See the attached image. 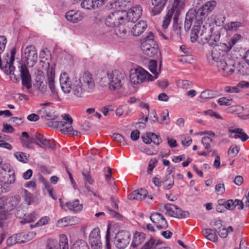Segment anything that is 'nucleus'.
<instances>
[{"instance_id": "obj_6", "label": "nucleus", "mask_w": 249, "mask_h": 249, "mask_svg": "<svg viewBox=\"0 0 249 249\" xmlns=\"http://www.w3.org/2000/svg\"><path fill=\"white\" fill-rule=\"evenodd\" d=\"M18 203V199L15 196L9 198L5 196L2 197L0 200V219H6L7 218L6 213L13 210Z\"/></svg>"}, {"instance_id": "obj_56", "label": "nucleus", "mask_w": 249, "mask_h": 249, "mask_svg": "<svg viewBox=\"0 0 249 249\" xmlns=\"http://www.w3.org/2000/svg\"><path fill=\"white\" fill-rule=\"evenodd\" d=\"M173 31L176 33L178 37H180L181 33V27L179 25L178 20L173 22Z\"/></svg>"}, {"instance_id": "obj_63", "label": "nucleus", "mask_w": 249, "mask_h": 249, "mask_svg": "<svg viewBox=\"0 0 249 249\" xmlns=\"http://www.w3.org/2000/svg\"><path fill=\"white\" fill-rule=\"evenodd\" d=\"M18 237L17 234L11 236L7 240V243L8 245H12L16 243H18Z\"/></svg>"}, {"instance_id": "obj_17", "label": "nucleus", "mask_w": 249, "mask_h": 249, "mask_svg": "<svg viewBox=\"0 0 249 249\" xmlns=\"http://www.w3.org/2000/svg\"><path fill=\"white\" fill-rule=\"evenodd\" d=\"M150 218L159 229H165L168 227V224L165 217L160 213H152L150 215Z\"/></svg>"}, {"instance_id": "obj_33", "label": "nucleus", "mask_w": 249, "mask_h": 249, "mask_svg": "<svg viewBox=\"0 0 249 249\" xmlns=\"http://www.w3.org/2000/svg\"><path fill=\"white\" fill-rule=\"evenodd\" d=\"M76 217L66 216L59 219L57 223L56 226L58 227L62 228L69 225L75 224V220Z\"/></svg>"}, {"instance_id": "obj_28", "label": "nucleus", "mask_w": 249, "mask_h": 249, "mask_svg": "<svg viewBox=\"0 0 249 249\" xmlns=\"http://www.w3.org/2000/svg\"><path fill=\"white\" fill-rule=\"evenodd\" d=\"M137 70L138 72V75L140 76V79H141L142 83L144 82L153 81L157 78V76H153L149 72L141 67L137 68Z\"/></svg>"}, {"instance_id": "obj_57", "label": "nucleus", "mask_w": 249, "mask_h": 249, "mask_svg": "<svg viewBox=\"0 0 249 249\" xmlns=\"http://www.w3.org/2000/svg\"><path fill=\"white\" fill-rule=\"evenodd\" d=\"M52 126H53L55 128H59L60 129L68 126L67 123L65 121H54L52 123Z\"/></svg>"}, {"instance_id": "obj_64", "label": "nucleus", "mask_w": 249, "mask_h": 249, "mask_svg": "<svg viewBox=\"0 0 249 249\" xmlns=\"http://www.w3.org/2000/svg\"><path fill=\"white\" fill-rule=\"evenodd\" d=\"M24 199L28 205L31 204L32 200V195L26 190H24Z\"/></svg>"}, {"instance_id": "obj_53", "label": "nucleus", "mask_w": 249, "mask_h": 249, "mask_svg": "<svg viewBox=\"0 0 249 249\" xmlns=\"http://www.w3.org/2000/svg\"><path fill=\"white\" fill-rule=\"evenodd\" d=\"M156 245L155 243V240L151 238L144 245L141 249H154Z\"/></svg>"}, {"instance_id": "obj_32", "label": "nucleus", "mask_w": 249, "mask_h": 249, "mask_svg": "<svg viewBox=\"0 0 249 249\" xmlns=\"http://www.w3.org/2000/svg\"><path fill=\"white\" fill-rule=\"evenodd\" d=\"M145 235L144 233L136 231L133 235L131 246L135 248L140 245L144 240Z\"/></svg>"}, {"instance_id": "obj_9", "label": "nucleus", "mask_w": 249, "mask_h": 249, "mask_svg": "<svg viewBox=\"0 0 249 249\" xmlns=\"http://www.w3.org/2000/svg\"><path fill=\"white\" fill-rule=\"evenodd\" d=\"M164 210L165 213L171 217L183 218L189 215L187 211H183L177 206L171 203L164 205Z\"/></svg>"}, {"instance_id": "obj_60", "label": "nucleus", "mask_w": 249, "mask_h": 249, "mask_svg": "<svg viewBox=\"0 0 249 249\" xmlns=\"http://www.w3.org/2000/svg\"><path fill=\"white\" fill-rule=\"evenodd\" d=\"M238 152L239 150L237 146H231L228 151V154L231 157H234L237 155Z\"/></svg>"}, {"instance_id": "obj_50", "label": "nucleus", "mask_w": 249, "mask_h": 249, "mask_svg": "<svg viewBox=\"0 0 249 249\" xmlns=\"http://www.w3.org/2000/svg\"><path fill=\"white\" fill-rule=\"evenodd\" d=\"M82 175L84 180L89 184H92L94 181L92 178L90 173L88 170H84L82 172Z\"/></svg>"}, {"instance_id": "obj_14", "label": "nucleus", "mask_w": 249, "mask_h": 249, "mask_svg": "<svg viewBox=\"0 0 249 249\" xmlns=\"http://www.w3.org/2000/svg\"><path fill=\"white\" fill-rule=\"evenodd\" d=\"M217 67L220 72L224 76L231 75L235 70V63L232 60L228 59L217 65Z\"/></svg>"}, {"instance_id": "obj_3", "label": "nucleus", "mask_w": 249, "mask_h": 249, "mask_svg": "<svg viewBox=\"0 0 249 249\" xmlns=\"http://www.w3.org/2000/svg\"><path fill=\"white\" fill-rule=\"evenodd\" d=\"M125 80L124 74L118 71H114L107 73V76L101 79L102 84L108 85V89L111 91H118L123 87Z\"/></svg>"}, {"instance_id": "obj_49", "label": "nucleus", "mask_w": 249, "mask_h": 249, "mask_svg": "<svg viewBox=\"0 0 249 249\" xmlns=\"http://www.w3.org/2000/svg\"><path fill=\"white\" fill-rule=\"evenodd\" d=\"M216 47L218 48V50H221L224 52H229L231 49V45L229 44L228 42L227 43H220Z\"/></svg>"}, {"instance_id": "obj_22", "label": "nucleus", "mask_w": 249, "mask_h": 249, "mask_svg": "<svg viewBox=\"0 0 249 249\" xmlns=\"http://www.w3.org/2000/svg\"><path fill=\"white\" fill-rule=\"evenodd\" d=\"M131 23H128L127 22L124 24H120L115 27L114 33L119 37L121 38H125L126 36L128 27L131 25Z\"/></svg>"}, {"instance_id": "obj_4", "label": "nucleus", "mask_w": 249, "mask_h": 249, "mask_svg": "<svg viewBox=\"0 0 249 249\" xmlns=\"http://www.w3.org/2000/svg\"><path fill=\"white\" fill-rule=\"evenodd\" d=\"M141 49L143 53L149 57H153L159 52L158 44L152 32L147 33L142 40Z\"/></svg>"}, {"instance_id": "obj_46", "label": "nucleus", "mask_w": 249, "mask_h": 249, "mask_svg": "<svg viewBox=\"0 0 249 249\" xmlns=\"http://www.w3.org/2000/svg\"><path fill=\"white\" fill-rule=\"evenodd\" d=\"M166 178V180H165L163 182L164 187L165 189L169 190L173 186L174 181L173 177L171 176L170 175L167 176Z\"/></svg>"}, {"instance_id": "obj_23", "label": "nucleus", "mask_w": 249, "mask_h": 249, "mask_svg": "<svg viewBox=\"0 0 249 249\" xmlns=\"http://www.w3.org/2000/svg\"><path fill=\"white\" fill-rule=\"evenodd\" d=\"M0 68L6 75H11L14 72L15 67L13 65V62H11L8 59H4L1 62L0 57Z\"/></svg>"}, {"instance_id": "obj_38", "label": "nucleus", "mask_w": 249, "mask_h": 249, "mask_svg": "<svg viewBox=\"0 0 249 249\" xmlns=\"http://www.w3.org/2000/svg\"><path fill=\"white\" fill-rule=\"evenodd\" d=\"M35 88L42 93H44L47 90V86L42 81L36 80L34 84Z\"/></svg>"}, {"instance_id": "obj_10", "label": "nucleus", "mask_w": 249, "mask_h": 249, "mask_svg": "<svg viewBox=\"0 0 249 249\" xmlns=\"http://www.w3.org/2000/svg\"><path fill=\"white\" fill-rule=\"evenodd\" d=\"M183 9L179 8L178 7L175 6L174 3H173V6L168 11L167 13L163 18L162 27L163 29H166L170 24L172 18H173V22L177 21L178 20V17Z\"/></svg>"}, {"instance_id": "obj_40", "label": "nucleus", "mask_w": 249, "mask_h": 249, "mask_svg": "<svg viewBox=\"0 0 249 249\" xmlns=\"http://www.w3.org/2000/svg\"><path fill=\"white\" fill-rule=\"evenodd\" d=\"M213 142V140L209 137H203L202 138L201 143L204 145L205 149L208 153H210L211 151V143Z\"/></svg>"}, {"instance_id": "obj_34", "label": "nucleus", "mask_w": 249, "mask_h": 249, "mask_svg": "<svg viewBox=\"0 0 249 249\" xmlns=\"http://www.w3.org/2000/svg\"><path fill=\"white\" fill-rule=\"evenodd\" d=\"M67 208L71 211L78 212L83 209V205L78 199H75L66 203Z\"/></svg>"}, {"instance_id": "obj_5", "label": "nucleus", "mask_w": 249, "mask_h": 249, "mask_svg": "<svg viewBox=\"0 0 249 249\" xmlns=\"http://www.w3.org/2000/svg\"><path fill=\"white\" fill-rule=\"evenodd\" d=\"M216 5L215 0L208 1L202 5L196 13L197 14V22L202 20L204 23L208 22L211 27H213V21L209 18L208 15L214 9Z\"/></svg>"}, {"instance_id": "obj_36", "label": "nucleus", "mask_w": 249, "mask_h": 249, "mask_svg": "<svg viewBox=\"0 0 249 249\" xmlns=\"http://www.w3.org/2000/svg\"><path fill=\"white\" fill-rule=\"evenodd\" d=\"M96 5V4L94 0H83L81 3V7L87 10H91L98 8Z\"/></svg>"}, {"instance_id": "obj_31", "label": "nucleus", "mask_w": 249, "mask_h": 249, "mask_svg": "<svg viewBox=\"0 0 249 249\" xmlns=\"http://www.w3.org/2000/svg\"><path fill=\"white\" fill-rule=\"evenodd\" d=\"M36 139L46 147L52 149L55 148V144L53 141L47 139L43 135L40 134L36 133Z\"/></svg>"}, {"instance_id": "obj_21", "label": "nucleus", "mask_w": 249, "mask_h": 249, "mask_svg": "<svg viewBox=\"0 0 249 249\" xmlns=\"http://www.w3.org/2000/svg\"><path fill=\"white\" fill-rule=\"evenodd\" d=\"M41 117L47 120H55L57 115L54 113V110L52 107H44L39 110Z\"/></svg>"}, {"instance_id": "obj_29", "label": "nucleus", "mask_w": 249, "mask_h": 249, "mask_svg": "<svg viewBox=\"0 0 249 249\" xmlns=\"http://www.w3.org/2000/svg\"><path fill=\"white\" fill-rule=\"evenodd\" d=\"M147 192L146 190L141 189L134 191L128 196L130 200H142L147 196Z\"/></svg>"}, {"instance_id": "obj_19", "label": "nucleus", "mask_w": 249, "mask_h": 249, "mask_svg": "<svg viewBox=\"0 0 249 249\" xmlns=\"http://www.w3.org/2000/svg\"><path fill=\"white\" fill-rule=\"evenodd\" d=\"M66 19L70 22L76 23L81 21L84 17V14L79 11L71 10L65 14Z\"/></svg>"}, {"instance_id": "obj_1", "label": "nucleus", "mask_w": 249, "mask_h": 249, "mask_svg": "<svg viewBox=\"0 0 249 249\" xmlns=\"http://www.w3.org/2000/svg\"><path fill=\"white\" fill-rule=\"evenodd\" d=\"M197 14L195 11H189L186 14L184 22V29L186 31L190 30L194 23L190 35L192 42L198 41L202 44L208 43L209 45H213L217 41L216 36L213 35V27L209 23H204L200 20L197 22Z\"/></svg>"}, {"instance_id": "obj_55", "label": "nucleus", "mask_w": 249, "mask_h": 249, "mask_svg": "<svg viewBox=\"0 0 249 249\" xmlns=\"http://www.w3.org/2000/svg\"><path fill=\"white\" fill-rule=\"evenodd\" d=\"M112 137L114 141L119 142L120 144L123 145L125 144L124 137L122 135L119 133H115L113 134Z\"/></svg>"}, {"instance_id": "obj_11", "label": "nucleus", "mask_w": 249, "mask_h": 249, "mask_svg": "<svg viewBox=\"0 0 249 249\" xmlns=\"http://www.w3.org/2000/svg\"><path fill=\"white\" fill-rule=\"evenodd\" d=\"M130 234L129 232L122 231L116 235L114 243L116 247L119 249L125 248L130 241Z\"/></svg>"}, {"instance_id": "obj_47", "label": "nucleus", "mask_w": 249, "mask_h": 249, "mask_svg": "<svg viewBox=\"0 0 249 249\" xmlns=\"http://www.w3.org/2000/svg\"><path fill=\"white\" fill-rule=\"evenodd\" d=\"M50 220L49 216H45L41 218L35 225V227H38L48 224Z\"/></svg>"}, {"instance_id": "obj_2", "label": "nucleus", "mask_w": 249, "mask_h": 249, "mask_svg": "<svg viewBox=\"0 0 249 249\" xmlns=\"http://www.w3.org/2000/svg\"><path fill=\"white\" fill-rule=\"evenodd\" d=\"M60 86L62 91L65 93H69L71 91L74 95L81 97L87 92H92L95 89V82L93 76L89 72L82 74L78 79L70 77L66 72L61 73L59 77Z\"/></svg>"}, {"instance_id": "obj_48", "label": "nucleus", "mask_w": 249, "mask_h": 249, "mask_svg": "<svg viewBox=\"0 0 249 249\" xmlns=\"http://www.w3.org/2000/svg\"><path fill=\"white\" fill-rule=\"evenodd\" d=\"M242 38V36L238 34L234 35L232 37H231L228 41V43L232 48L237 42L240 40Z\"/></svg>"}, {"instance_id": "obj_26", "label": "nucleus", "mask_w": 249, "mask_h": 249, "mask_svg": "<svg viewBox=\"0 0 249 249\" xmlns=\"http://www.w3.org/2000/svg\"><path fill=\"white\" fill-rule=\"evenodd\" d=\"M208 58L210 61L211 60L213 61L212 62V64H214L215 63L216 65H218L219 63L225 61L223 58V55L218 51L216 47L213 48L211 54L208 56Z\"/></svg>"}, {"instance_id": "obj_24", "label": "nucleus", "mask_w": 249, "mask_h": 249, "mask_svg": "<svg viewBox=\"0 0 249 249\" xmlns=\"http://www.w3.org/2000/svg\"><path fill=\"white\" fill-rule=\"evenodd\" d=\"M110 5L111 8L126 12L125 9L128 8L131 6V2L128 0H117L114 2L111 3Z\"/></svg>"}, {"instance_id": "obj_37", "label": "nucleus", "mask_w": 249, "mask_h": 249, "mask_svg": "<svg viewBox=\"0 0 249 249\" xmlns=\"http://www.w3.org/2000/svg\"><path fill=\"white\" fill-rule=\"evenodd\" d=\"M242 26V24L240 22H231L225 25V29L228 31H236Z\"/></svg>"}, {"instance_id": "obj_41", "label": "nucleus", "mask_w": 249, "mask_h": 249, "mask_svg": "<svg viewBox=\"0 0 249 249\" xmlns=\"http://www.w3.org/2000/svg\"><path fill=\"white\" fill-rule=\"evenodd\" d=\"M231 132L238 134V138L240 139L242 141L245 142L249 139V137L244 132L241 128H235L233 130H230Z\"/></svg>"}, {"instance_id": "obj_27", "label": "nucleus", "mask_w": 249, "mask_h": 249, "mask_svg": "<svg viewBox=\"0 0 249 249\" xmlns=\"http://www.w3.org/2000/svg\"><path fill=\"white\" fill-rule=\"evenodd\" d=\"M155 120H153L154 123L158 122L159 124H167L170 122V118L169 116V112L167 110L163 111L160 114V119H159L157 114L155 111H153L152 112Z\"/></svg>"}, {"instance_id": "obj_8", "label": "nucleus", "mask_w": 249, "mask_h": 249, "mask_svg": "<svg viewBox=\"0 0 249 249\" xmlns=\"http://www.w3.org/2000/svg\"><path fill=\"white\" fill-rule=\"evenodd\" d=\"M20 72L22 87L29 90L32 87V78L29 71L25 64L19 63L18 67Z\"/></svg>"}, {"instance_id": "obj_25", "label": "nucleus", "mask_w": 249, "mask_h": 249, "mask_svg": "<svg viewBox=\"0 0 249 249\" xmlns=\"http://www.w3.org/2000/svg\"><path fill=\"white\" fill-rule=\"evenodd\" d=\"M61 117L63 120L67 123L68 126L63 128H61L60 132L64 134L71 133L73 130V127L71 126L73 122L72 118L69 114L66 113L62 114Z\"/></svg>"}, {"instance_id": "obj_15", "label": "nucleus", "mask_w": 249, "mask_h": 249, "mask_svg": "<svg viewBox=\"0 0 249 249\" xmlns=\"http://www.w3.org/2000/svg\"><path fill=\"white\" fill-rule=\"evenodd\" d=\"M100 231L98 228L93 229L89 235V241L92 249H101Z\"/></svg>"}, {"instance_id": "obj_54", "label": "nucleus", "mask_w": 249, "mask_h": 249, "mask_svg": "<svg viewBox=\"0 0 249 249\" xmlns=\"http://www.w3.org/2000/svg\"><path fill=\"white\" fill-rule=\"evenodd\" d=\"M218 103L220 106H230L232 104V100L226 97H221L218 99Z\"/></svg>"}, {"instance_id": "obj_52", "label": "nucleus", "mask_w": 249, "mask_h": 249, "mask_svg": "<svg viewBox=\"0 0 249 249\" xmlns=\"http://www.w3.org/2000/svg\"><path fill=\"white\" fill-rule=\"evenodd\" d=\"M37 217V213L36 212H34L25 216V217L24 218L25 222L31 223L32 222H33L36 219Z\"/></svg>"}, {"instance_id": "obj_44", "label": "nucleus", "mask_w": 249, "mask_h": 249, "mask_svg": "<svg viewBox=\"0 0 249 249\" xmlns=\"http://www.w3.org/2000/svg\"><path fill=\"white\" fill-rule=\"evenodd\" d=\"M215 94L213 91L207 89L203 91L200 95V98L203 100H208L213 98Z\"/></svg>"}, {"instance_id": "obj_13", "label": "nucleus", "mask_w": 249, "mask_h": 249, "mask_svg": "<svg viewBox=\"0 0 249 249\" xmlns=\"http://www.w3.org/2000/svg\"><path fill=\"white\" fill-rule=\"evenodd\" d=\"M47 83L48 84L49 89L51 92V95L55 100H57L59 99V97L55 85V71L52 67L48 68L47 71Z\"/></svg>"}, {"instance_id": "obj_12", "label": "nucleus", "mask_w": 249, "mask_h": 249, "mask_svg": "<svg viewBox=\"0 0 249 249\" xmlns=\"http://www.w3.org/2000/svg\"><path fill=\"white\" fill-rule=\"evenodd\" d=\"M142 8L140 5L136 4L131 7L127 12H126L125 18L126 22H135L137 21L142 16Z\"/></svg>"}, {"instance_id": "obj_18", "label": "nucleus", "mask_w": 249, "mask_h": 249, "mask_svg": "<svg viewBox=\"0 0 249 249\" xmlns=\"http://www.w3.org/2000/svg\"><path fill=\"white\" fill-rule=\"evenodd\" d=\"M168 0H152V4L154 6L151 10L153 16H155L160 13L162 11ZM171 3L172 7L174 0H168Z\"/></svg>"}, {"instance_id": "obj_51", "label": "nucleus", "mask_w": 249, "mask_h": 249, "mask_svg": "<svg viewBox=\"0 0 249 249\" xmlns=\"http://www.w3.org/2000/svg\"><path fill=\"white\" fill-rule=\"evenodd\" d=\"M215 191L217 195H223L225 191L224 183L223 182L217 183L215 186Z\"/></svg>"}, {"instance_id": "obj_58", "label": "nucleus", "mask_w": 249, "mask_h": 249, "mask_svg": "<svg viewBox=\"0 0 249 249\" xmlns=\"http://www.w3.org/2000/svg\"><path fill=\"white\" fill-rule=\"evenodd\" d=\"M216 231L221 238H225L228 236L226 228L223 225L219 229H216Z\"/></svg>"}, {"instance_id": "obj_45", "label": "nucleus", "mask_w": 249, "mask_h": 249, "mask_svg": "<svg viewBox=\"0 0 249 249\" xmlns=\"http://www.w3.org/2000/svg\"><path fill=\"white\" fill-rule=\"evenodd\" d=\"M14 156L20 162L26 163L28 161V156L24 153L16 152L14 153Z\"/></svg>"}, {"instance_id": "obj_35", "label": "nucleus", "mask_w": 249, "mask_h": 249, "mask_svg": "<svg viewBox=\"0 0 249 249\" xmlns=\"http://www.w3.org/2000/svg\"><path fill=\"white\" fill-rule=\"evenodd\" d=\"M203 234L208 239L213 242L217 241V236L215 231H213L211 229H206L203 231Z\"/></svg>"}, {"instance_id": "obj_61", "label": "nucleus", "mask_w": 249, "mask_h": 249, "mask_svg": "<svg viewBox=\"0 0 249 249\" xmlns=\"http://www.w3.org/2000/svg\"><path fill=\"white\" fill-rule=\"evenodd\" d=\"M190 85V82L188 80H181L178 82V86L182 89H188Z\"/></svg>"}, {"instance_id": "obj_16", "label": "nucleus", "mask_w": 249, "mask_h": 249, "mask_svg": "<svg viewBox=\"0 0 249 249\" xmlns=\"http://www.w3.org/2000/svg\"><path fill=\"white\" fill-rule=\"evenodd\" d=\"M24 55L27 64H30L32 66H33L37 60L36 50L33 45H30L26 47Z\"/></svg>"}, {"instance_id": "obj_43", "label": "nucleus", "mask_w": 249, "mask_h": 249, "mask_svg": "<svg viewBox=\"0 0 249 249\" xmlns=\"http://www.w3.org/2000/svg\"><path fill=\"white\" fill-rule=\"evenodd\" d=\"M71 249H89L88 245L83 240H77L73 245Z\"/></svg>"}, {"instance_id": "obj_20", "label": "nucleus", "mask_w": 249, "mask_h": 249, "mask_svg": "<svg viewBox=\"0 0 249 249\" xmlns=\"http://www.w3.org/2000/svg\"><path fill=\"white\" fill-rule=\"evenodd\" d=\"M147 27L146 21L141 20L135 24L131 30V33L134 36H139L146 30Z\"/></svg>"}, {"instance_id": "obj_62", "label": "nucleus", "mask_w": 249, "mask_h": 249, "mask_svg": "<svg viewBox=\"0 0 249 249\" xmlns=\"http://www.w3.org/2000/svg\"><path fill=\"white\" fill-rule=\"evenodd\" d=\"M225 208L228 210H233L235 208L234 200L229 199L224 203Z\"/></svg>"}, {"instance_id": "obj_42", "label": "nucleus", "mask_w": 249, "mask_h": 249, "mask_svg": "<svg viewBox=\"0 0 249 249\" xmlns=\"http://www.w3.org/2000/svg\"><path fill=\"white\" fill-rule=\"evenodd\" d=\"M130 81L133 84H139L142 83L138 75V72L137 69L134 71H131L130 74Z\"/></svg>"}, {"instance_id": "obj_59", "label": "nucleus", "mask_w": 249, "mask_h": 249, "mask_svg": "<svg viewBox=\"0 0 249 249\" xmlns=\"http://www.w3.org/2000/svg\"><path fill=\"white\" fill-rule=\"evenodd\" d=\"M150 134L151 135V142H153L155 144L157 145H159L160 143L161 142V139L159 135L152 132Z\"/></svg>"}, {"instance_id": "obj_30", "label": "nucleus", "mask_w": 249, "mask_h": 249, "mask_svg": "<svg viewBox=\"0 0 249 249\" xmlns=\"http://www.w3.org/2000/svg\"><path fill=\"white\" fill-rule=\"evenodd\" d=\"M18 242L19 244L24 243L33 239L36 236V233L34 231H30L27 233H20L17 234Z\"/></svg>"}, {"instance_id": "obj_7", "label": "nucleus", "mask_w": 249, "mask_h": 249, "mask_svg": "<svg viewBox=\"0 0 249 249\" xmlns=\"http://www.w3.org/2000/svg\"><path fill=\"white\" fill-rule=\"evenodd\" d=\"M125 15V11L116 10L107 16L105 24L108 27L114 28L120 24H124L126 22Z\"/></svg>"}, {"instance_id": "obj_39", "label": "nucleus", "mask_w": 249, "mask_h": 249, "mask_svg": "<svg viewBox=\"0 0 249 249\" xmlns=\"http://www.w3.org/2000/svg\"><path fill=\"white\" fill-rule=\"evenodd\" d=\"M148 68L149 71L154 75V76L158 75L160 72V69L157 70V62L154 60H151L149 61L148 64Z\"/></svg>"}]
</instances>
